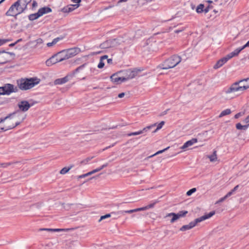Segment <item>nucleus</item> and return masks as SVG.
Here are the masks:
<instances>
[{
  "instance_id": "052dcab7",
  "label": "nucleus",
  "mask_w": 249,
  "mask_h": 249,
  "mask_svg": "<svg viewBox=\"0 0 249 249\" xmlns=\"http://www.w3.org/2000/svg\"><path fill=\"white\" fill-rule=\"evenodd\" d=\"M107 62L108 64H112V59L111 58L107 59Z\"/></svg>"
},
{
  "instance_id": "a878e982",
  "label": "nucleus",
  "mask_w": 249,
  "mask_h": 249,
  "mask_svg": "<svg viewBox=\"0 0 249 249\" xmlns=\"http://www.w3.org/2000/svg\"><path fill=\"white\" fill-rule=\"evenodd\" d=\"M134 212H136V209L130 210L120 211L117 212H112V214H117L118 215L120 214L124 215V213H131Z\"/></svg>"
},
{
  "instance_id": "bf43d9fd",
  "label": "nucleus",
  "mask_w": 249,
  "mask_h": 249,
  "mask_svg": "<svg viewBox=\"0 0 249 249\" xmlns=\"http://www.w3.org/2000/svg\"><path fill=\"white\" fill-rule=\"evenodd\" d=\"M241 113H237L235 115L234 118L235 119H237V118H238L241 116Z\"/></svg>"
},
{
  "instance_id": "cd10ccee",
  "label": "nucleus",
  "mask_w": 249,
  "mask_h": 249,
  "mask_svg": "<svg viewBox=\"0 0 249 249\" xmlns=\"http://www.w3.org/2000/svg\"><path fill=\"white\" fill-rule=\"evenodd\" d=\"M62 39H63V37H56V38H54L52 42L48 43L47 44V45L48 47H52V46H53L54 45H55L59 40H60Z\"/></svg>"
},
{
  "instance_id": "4be33fe9",
  "label": "nucleus",
  "mask_w": 249,
  "mask_h": 249,
  "mask_svg": "<svg viewBox=\"0 0 249 249\" xmlns=\"http://www.w3.org/2000/svg\"><path fill=\"white\" fill-rule=\"evenodd\" d=\"M243 48L242 47L241 48H239L236 49H235L234 51L232 52L231 53H230L229 54H227L229 58L230 59L232 58L233 57L237 55L239 53L243 50Z\"/></svg>"
},
{
  "instance_id": "338daca9",
  "label": "nucleus",
  "mask_w": 249,
  "mask_h": 249,
  "mask_svg": "<svg viewBox=\"0 0 249 249\" xmlns=\"http://www.w3.org/2000/svg\"><path fill=\"white\" fill-rule=\"evenodd\" d=\"M238 187H239V185H237L235 186L233 188V189H234L235 191H236V190H237V189L238 188Z\"/></svg>"
},
{
  "instance_id": "58836bf2",
  "label": "nucleus",
  "mask_w": 249,
  "mask_h": 249,
  "mask_svg": "<svg viewBox=\"0 0 249 249\" xmlns=\"http://www.w3.org/2000/svg\"><path fill=\"white\" fill-rule=\"evenodd\" d=\"M164 123H165L164 121H161L160 124H158L157 128L153 132L155 133L156 131H157L158 130L161 128L162 126L164 125Z\"/></svg>"
},
{
  "instance_id": "473e14b6",
  "label": "nucleus",
  "mask_w": 249,
  "mask_h": 249,
  "mask_svg": "<svg viewBox=\"0 0 249 249\" xmlns=\"http://www.w3.org/2000/svg\"><path fill=\"white\" fill-rule=\"evenodd\" d=\"M73 165H71L70 166V167H64L63 168H62L60 171V173L61 174H65L66 173H67V172H68V171L73 167Z\"/></svg>"
},
{
  "instance_id": "9d476101",
  "label": "nucleus",
  "mask_w": 249,
  "mask_h": 249,
  "mask_svg": "<svg viewBox=\"0 0 249 249\" xmlns=\"http://www.w3.org/2000/svg\"><path fill=\"white\" fill-rule=\"evenodd\" d=\"M15 55L13 53L5 51L0 52V64H4L10 61L12 56Z\"/></svg>"
},
{
  "instance_id": "5701e85b",
  "label": "nucleus",
  "mask_w": 249,
  "mask_h": 249,
  "mask_svg": "<svg viewBox=\"0 0 249 249\" xmlns=\"http://www.w3.org/2000/svg\"><path fill=\"white\" fill-rule=\"evenodd\" d=\"M68 81V77L67 76H65L62 78H58L54 81V85H61L64 83H66Z\"/></svg>"
},
{
  "instance_id": "6e6552de",
  "label": "nucleus",
  "mask_w": 249,
  "mask_h": 249,
  "mask_svg": "<svg viewBox=\"0 0 249 249\" xmlns=\"http://www.w3.org/2000/svg\"><path fill=\"white\" fill-rule=\"evenodd\" d=\"M63 54L61 52L57 54H54L50 57L49 59L47 60L46 61V64L48 66H52L53 64H55L58 62H61L65 59H63V56H60V54Z\"/></svg>"
},
{
  "instance_id": "37998d69",
  "label": "nucleus",
  "mask_w": 249,
  "mask_h": 249,
  "mask_svg": "<svg viewBox=\"0 0 249 249\" xmlns=\"http://www.w3.org/2000/svg\"><path fill=\"white\" fill-rule=\"evenodd\" d=\"M105 65V64L103 62V60H101V59H100V62L98 64V68H99V69H102L104 67Z\"/></svg>"
},
{
  "instance_id": "de8ad7c7",
  "label": "nucleus",
  "mask_w": 249,
  "mask_h": 249,
  "mask_svg": "<svg viewBox=\"0 0 249 249\" xmlns=\"http://www.w3.org/2000/svg\"><path fill=\"white\" fill-rule=\"evenodd\" d=\"M235 190L234 189H232L231 191H230L227 194V196L228 197L230 196L231 195H232L234 192Z\"/></svg>"
},
{
  "instance_id": "c756f323",
  "label": "nucleus",
  "mask_w": 249,
  "mask_h": 249,
  "mask_svg": "<svg viewBox=\"0 0 249 249\" xmlns=\"http://www.w3.org/2000/svg\"><path fill=\"white\" fill-rule=\"evenodd\" d=\"M249 126V124L247 125H242L240 123H238L236 124V127L238 130H245Z\"/></svg>"
},
{
  "instance_id": "aec40b11",
  "label": "nucleus",
  "mask_w": 249,
  "mask_h": 249,
  "mask_svg": "<svg viewBox=\"0 0 249 249\" xmlns=\"http://www.w3.org/2000/svg\"><path fill=\"white\" fill-rule=\"evenodd\" d=\"M51 12H52V9L49 7H44L41 8H40L38 10V12L40 17L45 14L49 13Z\"/></svg>"
},
{
  "instance_id": "39448f33",
  "label": "nucleus",
  "mask_w": 249,
  "mask_h": 249,
  "mask_svg": "<svg viewBox=\"0 0 249 249\" xmlns=\"http://www.w3.org/2000/svg\"><path fill=\"white\" fill-rule=\"evenodd\" d=\"M215 214L214 211H212L208 214H205L199 218H196L194 221L191 222L188 225H183L180 229V231H185L190 230L195 227L198 223L201 222L207 219H208Z\"/></svg>"
},
{
  "instance_id": "3c124183",
  "label": "nucleus",
  "mask_w": 249,
  "mask_h": 249,
  "mask_svg": "<svg viewBox=\"0 0 249 249\" xmlns=\"http://www.w3.org/2000/svg\"><path fill=\"white\" fill-rule=\"evenodd\" d=\"M107 58H108V56L107 55H105L101 56L100 57V59L104 61V60H105V59H107Z\"/></svg>"
},
{
  "instance_id": "6e6d98bb",
  "label": "nucleus",
  "mask_w": 249,
  "mask_h": 249,
  "mask_svg": "<svg viewBox=\"0 0 249 249\" xmlns=\"http://www.w3.org/2000/svg\"><path fill=\"white\" fill-rule=\"evenodd\" d=\"M37 2L36 1H33V3H32L33 7V8L36 7V6H37Z\"/></svg>"
},
{
  "instance_id": "0e129e2a",
  "label": "nucleus",
  "mask_w": 249,
  "mask_h": 249,
  "mask_svg": "<svg viewBox=\"0 0 249 249\" xmlns=\"http://www.w3.org/2000/svg\"><path fill=\"white\" fill-rule=\"evenodd\" d=\"M16 44H17V42H15V43H11V44H10L9 45V46H10V47H13V46H15Z\"/></svg>"
},
{
  "instance_id": "f03ea898",
  "label": "nucleus",
  "mask_w": 249,
  "mask_h": 249,
  "mask_svg": "<svg viewBox=\"0 0 249 249\" xmlns=\"http://www.w3.org/2000/svg\"><path fill=\"white\" fill-rule=\"evenodd\" d=\"M249 88V78L236 81L229 87L225 88L223 92L226 94H231L235 92L242 93Z\"/></svg>"
},
{
  "instance_id": "7c9ffc66",
  "label": "nucleus",
  "mask_w": 249,
  "mask_h": 249,
  "mask_svg": "<svg viewBox=\"0 0 249 249\" xmlns=\"http://www.w3.org/2000/svg\"><path fill=\"white\" fill-rule=\"evenodd\" d=\"M231 113V110L230 109H226L222 111L220 114L219 117L221 118L225 115H229Z\"/></svg>"
},
{
  "instance_id": "7ed1b4c3",
  "label": "nucleus",
  "mask_w": 249,
  "mask_h": 249,
  "mask_svg": "<svg viewBox=\"0 0 249 249\" xmlns=\"http://www.w3.org/2000/svg\"><path fill=\"white\" fill-rule=\"evenodd\" d=\"M40 82V79L37 77L20 78L17 80V87L18 89L27 90L33 88Z\"/></svg>"
},
{
  "instance_id": "72a5a7b5",
  "label": "nucleus",
  "mask_w": 249,
  "mask_h": 249,
  "mask_svg": "<svg viewBox=\"0 0 249 249\" xmlns=\"http://www.w3.org/2000/svg\"><path fill=\"white\" fill-rule=\"evenodd\" d=\"M112 213H108L107 214H105L104 215H102L101 216L100 219L99 220V222L101 221L102 220L105 219L106 218L110 217L111 215H114V216H117L118 215L117 214H112Z\"/></svg>"
},
{
  "instance_id": "f257e3e1",
  "label": "nucleus",
  "mask_w": 249,
  "mask_h": 249,
  "mask_svg": "<svg viewBox=\"0 0 249 249\" xmlns=\"http://www.w3.org/2000/svg\"><path fill=\"white\" fill-rule=\"evenodd\" d=\"M25 118V115L20 111H17L9 114L4 118L0 119V123L3 122L5 120L9 119L7 122V125L3 127H1L0 129L3 131L11 129L19 125Z\"/></svg>"
},
{
  "instance_id": "4468645a",
  "label": "nucleus",
  "mask_w": 249,
  "mask_h": 249,
  "mask_svg": "<svg viewBox=\"0 0 249 249\" xmlns=\"http://www.w3.org/2000/svg\"><path fill=\"white\" fill-rule=\"evenodd\" d=\"M230 59L228 56L227 55L226 56L222 58L219 59L216 63L213 66V69H217L221 67H222L224 64H225Z\"/></svg>"
},
{
  "instance_id": "f704fd0d",
  "label": "nucleus",
  "mask_w": 249,
  "mask_h": 249,
  "mask_svg": "<svg viewBox=\"0 0 249 249\" xmlns=\"http://www.w3.org/2000/svg\"><path fill=\"white\" fill-rule=\"evenodd\" d=\"M204 5L203 4H199L196 9V11L198 13H201L204 11Z\"/></svg>"
},
{
  "instance_id": "a211bd4d",
  "label": "nucleus",
  "mask_w": 249,
  "mask_h": 249,
  "mask_svg": "<svg viewBox=\"0 0 249 249\" xmlns=\"http://www.w3.org/2000/svg\"><path fill=\"white\" fill-rule=\"evenodd\" d=\"M197 142V139L196 138H193L191 140L187 141L186 142L184 143V144L180 147V149L185 150V149L192 145H193L194 143H196Z\"/></svg>"
},
{
  "instance_id": "13d9d810",
  "label": "nucleus",
  "mask_w": 249,
  "mask_h": 249,
  "mask_svg": "<svg viewBox=\"0 0 249 249\" xmlns=\"http://www.w3.org/2000/svg\"><path fill=\"white\" fill-rule=\"evenodd\" d=\"M6 42V40L3 39H0V46L2 45Z\"/></svg>"
},
{
  "instance_id": "864d4df0",
  "label": "nucleus",
  "mask_w": 249,
  "mask_h": 249,
  "mask_svg": "<svg viewBox=\"0 0 249 249\" xmlns=\"http://www.w3.org/2000/svg\"><path fill=\"white\" fill-rule=\"evenodd\" d=\"M71 1L76 4H79L81 1V0H71Z\"/></svg>"
},
{
  "instance_id": "4d7b16f0",
  "label": "nucleus",
  "mask_w": 249,
  "mask_h": 249,
  "mask_svg": "<svg viewBox=\"0 0 249 249\" xmlns=\"http://www.w3.org/2000/svg\"><path fill=\"white\" fill-rule=\"evenodd\" d=\"M209 11V6L207 7L206 8L204 9L203 12H204L205 13H207Z\"/></svg>"
},
{
  "instance_id": "5fc2aeb1",
  "label": "nucleus",
  "mask_w": 249,
  "mask_h": 249,
  "mask_svg": "<svg viewBox=\"0 0 249 249\" xmlns=\"http://www.w3.org/2000/svg\"><path fill=\"white\" fill-rule=\"evenodd\" d=\"M124 94H125L124 93L122 92V93L119 94L118 96L119 98H123L124 96Z\"/></svg>"
},
{
  "instance_id": "680f3d73",
  "label": "nucleus",
  "mask_w": 249,
  "mask_h": 249,
  "mask_svg": "<svg viewBox=\"0 0 249 249\" xmlns=\"http://www.w3.org/2000/svg\"><path fill=\"white\" fill-rule=\"evenodd\" d=\"M87 177V175H86V174H83V175L79 176L78 178H85V177Z\"/></svg>"
},
{
  "instance_id": "2f4dec72",
  "label": "nucleus",
  "mask_w": 249,
  "mask_h": 249,
  "mask_svg": "<svg viewBox=\"0 0 249 249\" xmlns=\"http://www.w3.org/2000/svg\"><path fill=\"white\" fill-rule=\"evenodd\" d=\"M216 151H213V153L212 155L209 156L208 158L210 159V161L212 162H213L216 160L217 157L216 154Z\"/></svg>"
},
{
  "instance_id": "49530a36",
  "label": "nucleus",
  "mask_w": 249,
  "mask_h": 249,
  "mask_svg": "<svg viewBox=\"0 0 249 249\" xmlns=\"http://www.w3.org/2000/svg\"><path fill=\"white\" fill-rule=\"evenodd\" d=\"M235 190L234 189H232L231 191H230L227 194V196L228 197L230 196L231 195H232L234 192Z\"/></svg>"
},
{
  "instance_id": "e433bc0d",
  "label": "nucleus",
  "mask_w": 249,
  "mask_h": 249,
  "mask_svg": "<svg viewBox=\"0 0 249 249\" xmlns=\"http://www.w3.org/2000/svg\"><path fill=\"white\" fill-rule=\"evenodd\" d=\"M93 158V157H88L87 158H86V159L82 160L81 162H80V164H87L91 159H92Z\"/></svg>"
},
{
  "instance_id": "4c0bfd02",
  "label": "nucleus",
  "mask_w": 249,
  "mask_h": 249,
  "mask_svg": "<svg viewBox=\"0 0 249 249\" xmlns=\"http://www.w3.org/2000/svg\"><path fill=\"white\" fill-rule=\"evenodd\" d=\"M87 65V63H85L81 66H80L79 67H78V68H77L74 71V73H77V72H78L80 71L83 70L85 67L86 66V65Z\"/></svg>"
},
{
  "instance_id": "1a4fd4ad",
  "label": "nucleus",
  "mask_w": 249,
  "mask_h": 249,
  "mask_svg": "<svg viewBox=\"0 0 249 249\" xmlns=\"http://www.w3.org/2000/svg\"><path fill=\"white\" fill-rule=\"evenodd\" d=\"M80 52V50L78 48H72L67 50L66 51H63L62 52L63 54H64L63 56V59L65 60L68 59L71 57H72L76 54H77Z\"/></svg>"
},
{
  "instance_id": "79ce46f5",
  "label": "nucleus",
  "mask_w": 249,
  "mask_h": 249,
  "mask_svg": "<svg viewBox=\"0 0 249 249\" xmlns=\"http://www.w3.org/2000/svg\"><path fill=\"white\" fill-rule=\"evenodd\" d=\"M12 164V162H7V163H3L1 164H0V167H3V168H6L8 167V166L11 165Z\"/></svg>"
},
{
  "instance_id": "c03bdc74",
  "label": "nucleus",
  "mask_w": 249,
  "mask_h": 249,
  "mask_svg": "<svg viewBox=\"0 0 249 249\" xmlns=\"http://www.w3.org/2000/svg\"><path fill=\"white\" fill-rule=\"evenodd\" d=\"M107 166H108V163H106L103 164V165H102L101 167H100L98 168H96V170H97V172H99V171H101V170H102L103 168L107 167Z\"/></svg>"
},
{
  "instance_id": "393cba45",
  "label": "nucleus",
  "mask_w": 249,
  "mask_h": 249,
  "mask_svg": "<svg viewBox=\"0 0 249 249\" xmlns=\"http://www.w3.org/2000/svg\"><path fill=\"white\" fill-rule=\"evenodd\" d=\"M173 216L172 218L170 220V222L171 223H174L175 221L178 220V214L174 213H168L164 217L166 218L167 217H170Z\"/></svg>"
},
{
  "instance_id": "9b49d317",
  "label": "nucleus",
  "mask_w": 249,
  "mask_h": 249,
  "mask_svg": "<svg viewBox=\"0 0 249 249\" xmlns=\"http://www.w3.org/2000/svg\"><path fill=\"white\" fill-rule=\"evenodd\" d=\"M116 42V39L107 40L105 41L104 42L101 43L100 45V47L103 49L112 47L114 46Z\"/></svg>"
},
{
  "instance_id": "ea45409f",
  "label": "nucleus",
  "mask_w": 249,
  "mask_h": 249,
  "mask_svg": "<svg viewBox=\"0 0 249 249\" xmlns=\"http://www.w3.org/2000/svg\"><path fill=\"white\" fill-rule=\"evenodd\" d=\"M169 148V147H167V148L163 149V150H160L159 151H158L157 152H156V153H155L154 154L152 155V156H150L149 157V158H151V157H152L155 155H158L159 154H160V153H163V152L165 151L166 150H167Z\"/></svg>"
},
{
  "instance_id": "f8f14e48",
  "label": "nucleus",
  "mask_w": 249,
  "mask_h": 249,
  "mask_svg": "<svg viewBox=\"0 0 249 249\" xmlns=\"http://www.w3.org/2000/svg\"><path fill=\"white\" fill-rule=\"evenodd\" d=\"M18 107L20 110L25 112L30 108L31 105L27 101H22L18 104Z\"/></svg>"
},
{
  "instance_id": "dca6fc26",
  "label": "nucleus",
  "mask_w": 249,
  "mask_h": 249,
  "mask_svg": "<svg viewBox=\"0 0 249 249\" xmlns=\"http://www.w3.org/2000/svg\"><path fill=\"white\" fill-rule=\"evenodd\" d=\"M119 72L116 73H114L112 74L110 76L111 80L112 82L115 83L116 84H121L122 82H124L122 80V76H119Z\"/></svg>"
},
{
  "instance_id": "20e7f679",
  "label": "nucleus",
  "mask_w": 249,
  "mask_h": 249,
  "mask_svg": "<svg viewBox=\"0 0 249 249\" xmlns=\"http://www.w3.org/2000/svg\"><path fill=\"white\" fill-rule=\"evenodd\" d=\"M182 60L180 56L178 55H173L170 58L165 60L160 67L163 70H167L173 68L178 65Z\"/></svg>"
},
{
  "instance_id": "a18cd8bd",
  "label": "nucleus",
  "mask_w": 249,
  "mask_h": 249,
  "mask_svg": "<svg viewBox=\"0 0 249 249\" xmlns=\"http://www.w3.org/2000/svg\"><path fill=\"white\" fill-rule=\"evenodd\" d=\"M228 196H227V195H226L225 196H224V197L221 198L218 201H217L216 202V203H219V202H223L224 200H225L227 198H228Z\"/></svg>"
},
{
  "instance_id": "f3484780",
  "label": "nucleus",
  "mask_w": 249,
  "mask_h": 249,
  "mask_svg": "<svg viewBox=\"0 0 249 249\" xmlns=\"http://www.w3.org/2000/svg\"><path fill=\"white\" fill-rule=\"evenodd\" d=\"M79 5V4L68 5L67 6L64 7L62 9V11L64 13H69L77 8Z\"/></svg>"
},
{
  "instance_id": "774afa93",
  "label": "nucleus",
  "mask_w": 249,
  "mask_h": 249,
  "mask_svg": "<svg viewBox=\"0 0 249 249\" xmlns=\"http://www.w3.org/2000/svg\"><path fill=\"white\" fill-rule=\"evenodd\" d=\"M91 172H92V174H94V173H96V172H97V170H96V169H94V170H93L91 171Z\"/></svg>"
},
{
  "instance_id": "2eb2a0df",
  "label": "nucleus",
  "mask_w": 249,
  "mask_h": 249,
  "mask_svg": "<svg viewBox=\"0 0 249 249\" xmlns=\"http://www.w3.org/2000/svg\"><path fill=\"white\" fill-rule=\"evenodd\" d=\"M19 4L18 2H15L13 4H12L9 10L6 12L5 15L7 16H12L15 17V11L16 7H18V5Z\"/></svg>"
},
{
  "instance_id": "69168bd1",
  "label": "nucleus",
  "mask_w": 249,
  "mask_h": 249,
  "mask_svg": "<svg viewBox=\"0 0 249 249\" xmlns=\"http://www.w3.org/2000/svg\"><path fill=\"white\" fill-rule=\"evenodd\" d=\"M92 174H92V172H91V171H90V172H88V173H87V174H86V175H87V176H89V175H92Z\"/></svg>"
},
{
  "instance_id": "0eeeda50",
  "label": "nucleus",
  "mask_w": 249,
  "mask_h": 249,
  "mask_svg": "<svg viewBox=\"0 0 249 249\" xmlns=\"http://www.w3.org/2000/svg\"><path fill=\"white\" fill-rule=\"evenodd\" d=\"M140 71L141 70H140L134 69V70H131L128 69L120 71L119 72V73L122 75L123 81L125 82L128 80L134 78Z\"/></svg>"
},
{
  "instance_id": "c85d7f7f",
  "label": "nucleus",
  "mask_w": 249,
  "mask_h": 249,
  "mask_svg": "<svg viewBox=\"0 0 249 249\" xmlns=\"http://www.w3.org/2000/svg\"><path fill=\"white\" fill-rule=\"evenodd\" d=\"M40 17L38 12H37L35 14H32L29 15L28 18L30 20H34L37 19L38 18Z\"/></svg>"
},
{
  "instance_id": "603ef678",
  "label": "nucleus",
  "mask_w": 249,
  "mask_h": 249,
  "mask_svg": "<svg viewBox=\"0 0 249 249\" xmlns=\"http://www.w3.org/2000/svg\"><path fill=\"white\" fill-rule=\"evenodd\" d=\"M243 49H244L246 47H249V40L247 42V43L242 46Z\"/></svg>"
},
{
  "instance_id": "ddd939ff",
  "label": "nucleus",
  "mask_w": 249,
  "mask_h": 249,
  "mask_svg": "<svg viewBox=\"0 0 249 249\" xmlns=\"http://www.w3.org/2000/svg\"><path fill=\"white\" fill-rule=\"evenodd\" d=\"M156 125H157L156 123L152 125H149V126H147L144 127L142 130H141L137 131V132H132V133H129L127 134V135L128 136H135V135H138L141 134L147 131L148 130L150 129L152 127L156 126Z\"/></svg>"
},
{
  "instance_id": "423d86ee",
  "label": "nucleus",
  "mask_w": 249,
  "mask_h": 249,
  "mask_svg": "<svg viewBox=\"0 0 249 249\" xmlns=\"http://www.w3.org/2000/svg\"><path fill=\"white\" fill-rule=\"evenodd\" d=\"M18 88L11 84H5L2 87H0V95H9L12 93L18 92Z\"/></svg>"
},
{
  "instance_id": "c9c22d12",
  "label": "nucleus",
  "mask_w": 249,
  "mask_h": 249,
  "mask_svg": "<svg viewBox=\"0 0 249 249\" xmlns=\"http://www.w3.org/2000/svg\"><path fill=\"white\" fill-rule=\"evenodd\" d=\"M187 213H188V211H179L178 213V218L184 217Z\"/></svg>"
},
{
  "instance_id": "a19ab883",
  "label": "nucleus",
  "mask_w": 249,
  "mask_h": 249,
  "mask_svg": "<svg viewBox=\"0 0 249 249\" xmlns=\"http://www.w3.org/2000/svg\"><path fill=\"white\" fill-rule=\"evenodd\" d=\"M196 191V188H193L191 189H190V190H189L187 193H186V195L188 196H191L193 193H194V192H195Z\"/></svg>"
},
{
  "instance_id": "bb28decb",
  "label": "nucleus",
  "mask_w": 249,
  "mask_h": 249,
  "mask_svg": "<svg viewBox=\"0 0 249 249\" xmlns=\"http://www.w3.org/2000/svg\"><path fill=\"white\" fill-rule=\"evenodd\" d=\"M18 7H16V10L17 11V13L15 15V18H17V17L18 15L24 12L25 10H23L21 9L22 7L21 6V4L18 3Z\"/></svg>"
},
{
  "instance_id": "e2e57ef3",
  "label": "nucleus",
  "mask_w": 249,
  "mask_h": 249,
  "mask_svg": "<svg viewBox=\"0 0 249 249\" xmlns=\"http://www.w3.org/2000/svg\"><path fill=\"white\" fill-rule=\"evenodd\" d=\"M114 145V144H112V145L109 146H108V147H106V148H105L103 149V150H106V149H107L108 148H110L111 147H112V146H113Z\"/></svg>"
},
{
  "instance_id": "6ab92c4d",
  "label": "nucleus",
  "mask_w": 249,
  "mask_h": 249,
  "mask_svg": "<svg viewBox=\"0 0 249 249\" xmlns=\"http://www.w3.org/2000/svg\"><path fill=\"white\" fill-rule=\"evenodd\" d=\"M72 229H48V228H41L39 229V231H69Z\"/></svg>"
},
{
  "instance_id": "09e8293b",
  "label": "nucleus",
  "mask_w": 249,
  "mask_h": 249,
  "mask_svg": "<svg viewBox=\"0 0 249 249\" xmlns=\"http://www.w3.org/2000/svg\"><path fill=\"white\" fill-rule=\"evenodd\" d=\"M184 30V28H181V29H180V30H175V31H174V32H175V33L178 34V33H180V32H181L183 31Z\"/></svg>"
},
{
  "instance_id": "8fccbe9b",
  "label": "nucleus",
  "mask_w": 249,
  "mask_h": 249,
  "mask_svg": "<svg viewBox=\"0 0 249 249\" xmlns=\"http://www.w3.org/2000/svg\"><path fill=\"white\" fill-rule=\"evenodd\" d=\"M244 122L247 124L249 123V115L245 119Z\"/></svg>"
},
{
  "instance_id": "b1692460",
  "label": "nucleus",
  "mask_w": 249,
  "mask_h": 249,
  "mask_svg": "<svg viewBox=\"0 0 249 249\" xmlns=\"http://www.w3.org/2000/svg\"><path fill=\"white\" fill-rule=\"evenodd\" d=\"M32 0H18L17 2H18L21 4V6L22 7L21 8L23 10H26L28 4L31 2Z\"/></svg>"
},
{
  "instance_id": "412c9836",
  "label": "nucleus",
  "mask_w": 249,
  "mask_h": 249,
  "mask_svg": "<svg viewBox=\"0 0 249 249\" xmlns=\"http://www.w3.org/2000/svg\"><path fill=\"white\" fill-rule=\"evenodd\" d=\"M158 201H155L153 203H151L147 206H146L145 207L137 208L136 209V212L139 211H145L151 208H152L154 207L155 205L158 202Z\"/></svg>"
}]
</instances>
